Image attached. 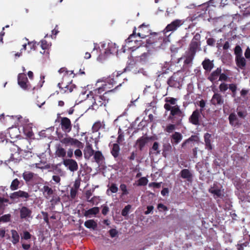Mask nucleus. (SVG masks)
Here are the masks:
<instances>
[{
	"instance_id": "nucleus-52",
	"label": "nucleus",
	"mask_w": 250,
	"mask_h": 250,
	"mask_svg": "<svg viewBox=\"0 0 250 250\" xmlns=\"http://www.w3.org/2000/svg\"><path fill=\"white\" fill-rule=\"evenodd\" d=\"M41 213L42 214L43 216V219L44 222L46 223L47 225H49L50 222L49 221L48 213L43 211H42Z\"/></svg>"
},
{
	"instance_id": "nucleus-27",
	"label": "nucleus",
	"mask_w": 250,
	"mask_h": 250,
	"mask_svg": "<svg viewBox=\"0 0 250 250\" xmlns=\"http://www.w3.org/2000/svg\"><path fill=\"white\" fill-rule=\"evenodd\" d=\"M23 185L22 181H20L18 178L14 179L10 185V188L12 190H16L21 187Z\"/></svg>"
},
{
	"instance_id": "nucleus-47",
	"label": "nucleus",
	"mask_w": 250,
	"mask_h": 250,
	"mask_svg": "<svg viewBox=\"0 0 250 250\" xmlns=\"http://www.w3.org/2000/svg\"><path fill=\"white\" fill-rule=\"evenodd\" d=\"M102 126V124L101 122H97L93 125L92 130L93 131H98L101 128Z\"/></svg>"
},
{
	"instance_id": "nucleus-62",
	"label": "nucleus",
	"mask_w": 250,
	"mask_h": 250,
	"mask_svg": "<svg viewBox=\"0 0 250 250\" xmlns=\"http://www.w3.org/2000/svg\"><path fill=\"white\" fill-rule=\"evenodd\" d=\"M228 79V77L225 73H222L219 76V81H227Z\"/></svg>"
},
{
	"instance_id": "nucleus-40",
	"label": "nucleus",
	"mask_w": 250,
	"mask_h": 250,
	"mask_svg": "<svg viewBox=\"0 0 250 250\" xmlns=\"http://www.w3.org/2000/svg\"><path fill=\"white\" fill-rule=\"evenodd\" d=\"M84 226L88 229H95L97 227V224L94 220L90 219L84 222Z\"/></svg>"
},
{
	"instance_id": "nucleus-26",
	"label": "nucleus",
	"mask_w": 250,
	"mask_h": 250,
	"mask_svg": "<svg viewBox=\"0 0 250 250\" xmlns=\"http://www.w3.org/2000/svg\"><path fill=\"white\" fill-rule=\"evenodd\" d=\"M203 68L206 71H210L214 67V64L208 59H205L202 63Z\"/></svg>"
},
{
	"instance_id": "nucleus-4",
	"label": "nucleus",
	"mask_w": 250,
	"mask_h": 250,
	"mask_svg": "<svg viewBox=\"0 0 250 250\" xmlns=\"http://www.w3.org/2000/svg\"><path fill=\"white\" fill-rule=\"evenodd\" d=\"M18 83L19 86L24 90L28 91L32 88L26 74L24 73H21L18 74Z\"/></svg>"
},
{
	"instance_id": "nucleus-48",
	"label": "nucleus",
	"mask_w": 250,
	"mask_h": 250,
	"mask_svg": "<svg viewBox=\"0 0 250 250\" xmlns=\"http://www.w3.org/2000/svg\"><path fill=\"white\" fill-rule=\"evenodd\" d=\"M120 188L122 191V195H126L129 193L125 184H121L120 185Z\"/></svg>"
},
{
	"instance_id": "nucleus-49",
	"label": "nucleus",
	"mask_w": 250,
	"mask_h": 250,
	"mask_svg": "<svg viewBox=\"0 0 250 250\" xmlns=\"http://www.w3.org/2000/svg\"><path fill=\"white\" fill-rule=\"evenodd\" d=\"M148 180L146 177H141L138 180L139 186H146L147 184Z\"/></svg>"
},
{
	"instance_id": "nucleus-46",
	"label": "nucleus",
	"mask_w": 250,
	"mask_h": 250,
	"mask_svg": "<svg viewBox=\"0 0 250 250\" xmlns=\"http://www.w3.org/2000/svg\"><path fill=\"white\" fill-rule=\"evenodd\" d=\"M131 208L130 205H127L122 210L121 214L123 216H126L128 215L130 209Z\"/></svg>"
},
{
	"instance_id": "nucleus-25",
	"label": "nucleus",
	"mask_w": 250,
	"mask_h": 250,
	"mask_svg": "<svg viewBox=\"0 0 250 250\" xmlns=\"http://www.w3.org/2000/svg\"><path fill=\"white\" fill-rule=\"evenodd\" d=\"M211 135L208 133H206L204 136L205 148L209 151L212 149V146L211 144Z\"/></svg>"
},
{
	"instance_id": "nucleus-38",
	"label": "nucleus",
	"mask_w": 250,
	"mask_h": 250,
	"mask_svg": "<svg viewBox=\"0 0 250 250\" xmlns=\"http://www.w3.org/2000/svg\"><path fill=\"white\" fill-rule=\"evenodd\" d=\"M66 151L65 149L60 145L56 147L55 155L57 157L60 158H64L65 157Z\"/></svg>"
},
{
	"instance_id": "nucleus-53",
	"label": "nucleus",
	"mask_w": 250,
	"mask_h": 250,
	"mask_svg": "<svg viewBox=\"0 0 250 250\" xmlns=\"http://www.w3.org/2000/svg\"><path fill=\"white\" fill-rule=\"evenodd\" d=\"M175 129V125L173 124H169L167 126L165 129L166 131L168 133L172 132Z\"/></svg>"
},
{
	"instance_id": "nucleus-2",
	"label": "nucleus",
	"mask_w": 250,
	"mask_h": 250,
	"mask_svg": "<svg viewBox=\"0 0 250 250\" xmlns=\"http://www.w3.org/2000/svg\"><path fill=\"white\" fill-rule=\"evenodd\" d=\"M57 136L58 140L65 147L73 146L79 148L83 147L84 145L83 143L77 139L68 136L67 135H64L61 132H57Z\"/></svg>"
},
{
	"instance_id": "nucleus-24",
	"label": "nucleus",
	"mask_w": 250,
	"mask_h": 250,
	"mask_svg": "<svg viewBox=\"0 0 250 250\" xmlns=\"http://www.w3.org/2000/svg\"><path fill=\"white\" fill-rule=\"evenodd\" d=\"M181 177L183 179H186L188 182H191L192 179V174L188 169H183L180 172Z\"/></svg>"
},
{
	"instance_id": "nucleus-56",
	"label": "nucleus",
	"mask_w": 250,
	"mask_h": 250,
	"mask_svg": "<svg viewBox=\"0 0 250 250\" xmlns=\"http://www.w3.org/2000/svg\"><path fill=\"white\" fill-rule=\"evenodd\" d=\"M41 46L42 49L46 50L48 48L49 44L46 40H42Z\"/></svg>"
},
{
	"instance_id": "nucleus-34",
	"label": "nucleus",
	"mask_w": 250,
	"mask_h": 250,
	"mask_svg": "<svg viewBox=\"0 0 250 250\" xmlns=\"http://www.w3.org/2000/svg\"><path fill=\"white\" fill-rule=\"evenodd\" d=\"M100 211L99 208L98 207H93L87 210H86L84 213V215L85 217H90L91 215H96L99 213Z\"/></svg>"
},
{
	"instance_id": "nucleus-12",
	"label": "nucleus",
	"mask_w": 250,
	"mask_h": 250,
	"mask_svg": "<svg viewBox=\"0 0 250 250\" xmlns=\"http://www.w3.org/2000/svg\"><path fill=\"white\" fill-rule=\"evenodd\" d=\"M184 21L181 20L177 19L173 21H172L170 23L168 24L165 29H164V31L166 32H173L176 30L180 26L184 24Z\"/></svg>"
},
{
	"instance_id": "nucleus-14",
	"label": "nucleus",
	"mask_w": 250,
	"mask_h": 250,
	"mask_svg": "<svg viewBox=\"0 0 250 250\" xmlns=\"http://www.w3.org/2000/svg\"><path fill=\"white\" fill-rule=\"evenodd\" d=\"M208 7L209 5L208 3H204L200 5L197 9L198 11L197 12V13L193 16V20H195L198 18H204Z\"/></svg>"
},
{
	"instance_id": "nucleus-36",
	"label": "nucleus",
	"mask_w": 250,
	"mask_h": 250,
	"mask_svg": "<svg viewBox=\"0 0 250 250\" xmlns=\"http://www.w3.org/2000/svg\"><path fill=\"white\" fill-rule=\"evenodd\" d=\"M183 138L182 134L178 132H175L171 136V143L178 144Z\"/></svg>"
},
{
	"instance_id": "nucleus-54",
	"label": "nucleus",
	"mask_w": 250,
	"mask_h": 250,
	"mask_svg": "<svg viewBox=\"0 0 250 250\" xmlns=\"http://www.w3.org/2000/svg\"><path fill=\"white\" fill-rule=\"evenodd\" d=\"M2 222L6 223L10 221L11 215L10 214H5L0 217Z\"/></svg>"
},
{
	"instance_id": "nucleus-57",
	"label": "nucleus",
	"mask_w": 250,
	"mask_h": 250,
	"mask_svg": "<svg viewBox=\"0 0 250 250\" xmlns=\"http://www.w3.org/2000/svg\"><path fill=\"white\" fill-rule=\"evenodd\" d=\"M80 149L81 148H78V149H77L74 151V155L77 158L82 157L83 153Z\"/></svg>"
},
{
	"instance_id": "nucleus-30",
	"label": "nucleus",
	"mask_w": 250,
	"mask_h": 250,
	"mask_svg": "<svg viewBox=\"0 0 250 250\" xmlns=\"http://www.w3.org/2000/svg\"><path fill=\"white\" fill-rule=\"evenodd\" d=\"M118 52V49L116 43L113 42L108 43L107 47L105 50V53L115 54L117 53Z\"/></svg>"
},
{
	"instance_id": "nucleus-13",
	"label": "nucleus",
	"mask_w": 250,
	"mask_h": 250,
	"mask_svg": "<svg viewBox=\"0 0 250 250\" xmlns=\"http://www.w3.org/2000/svg\"><path fill=\"white\" fill-rule=\"evenodd\" d=\"M63 164L71 171H76L78 169V165L77 162L74 159H63Z\"/></svg>"
},
{
	"instance_id": "nucleus-16",
	"label": "nucleus",
	"mask_w": 250,
	"mask_h": 250,
	"mask_svg": "<svg viewBox=\"0 0 250 250\" xmlns=\"http://www.w3.org/2000/svg\"><path fill=\"white\" fill-rule=\"evenodd\" d=\"M137 36V35L136 34V28L134 27L133 33L131 34L127 39L125 40V42L128 44L127 47L128 48H133L135 47L134 46H132L131 44H130L132 42H134V43H137L141 42L135 39ZM141 42L139 43V45H141Z\"/></svg>"
},
{
	"instance_id": "nucleus-45",
	"label": "nucleus",
	"mask_w": 250,
	"mask_h": 250,
	"mask_svg": "<svg viewBox=\"0 0 250 250\" xmlns=\"http://www.w3.org/2000/svg\"><path fill=\"white\" fill-rule=\"evenodd\" d=\"M165 101L167 103L166 104L175 105L177 101V99L173 97H167L165 98Z\"/></svg>"
},
{
	"instance_id": "nucleus-61",
	"label": "nucleus",
	"mask_w": 250,
	"mask_h": 250,
	"mask_svg": "<svg viewBox=\"0 0 250 250\" xmlns=\"http://www.w3.org/2000/svg\"><path fill=\"white\" fill-rule=\"evenodd\" d=\"M24 132L26 136L28 138H32L34 136V133L32 130L24 129Z\"/></svg>"
},
{
	"instance_id": "nucleus-17",
	"label": "nucleus",
	"mask_w": 250,
	"mask_h": 250,
	"mask_svg": "<svg viewBox=\"0 0 250 250\" xmlns=\"http://www.w3.org/2000/svg\"><path fill=\"white\" fill-rule=\"evenodd\" d=\"M32 210L27 207H22L20 209V218L21 219H26L32 217Z\"/></svg>"
},
{
	"instance_id": "nucleus-31",
	"label": "nucleus",
	"mask_w": 250,
	"mask_h": 250,
	"mask_svg": "<svg viewBox=\"0 0 250 250\" xmlns=\"http://www.w3.org/2000/svg\"><path fill=\"white\" fill-rule=\"evenodd\" d=\"M148 141L147 137H141L139 138L136 141V145L138 146L139 150H143L146 143Z\"/></svg>"
},
{
	"instance_id": "nucleus-22",
	"label": "nucleus",
	"mask_w": 250,
	"mask_h": 250,
	"mask_svg": "<svg viewBox=\"0 0 250 250\" xmlns=\"http://www.w3.org/2000/svg\"><path fill=\"white\" fill-rule=\"evenodd\" d=\"M120 151V147L118 144H113L110 150V153L115 160H117Z\"/></svg>"
},
{
	"instance_id": "nucleus-55",
	"label": "nucleus",
	"mask_w": 250,
	"mask_h": 250,
	"mask_svg": "<svg viewBox=\"0 0 250 250\" xmlns=\"http://www.w3.org/2000/svg\"><path fill=\"white\" fill-rule=\"evenodd\" d=\"M171 149V146L168 144V145H165L164 146V148H163V155L165 157H166V154L165 152L169 151Z\"/></svg>"
},
{
	"instance_id": "nucleus-8",
	"label": "nucleus",
	"mask_w": 250,
	"mask_h": 250,
	"mask_svg": "<svg viewBox=\"0 0 250 250\" xmlns=\"http://www.w3.org/2000/svg\"><path fill=\"white\" fill-rule=\"evenodd\" d=\"M60 125L62 130L65 133H69L72 130V124L67 117L60 118Z\"/></svg>"
},
{
	"instance_id": "nucleus-10",
	"label": "nucleus",
	"mask_w": 250,
	"mask_h": 250,
	"mask_svg": "<svg viewBox=\"0 0 250 250\" xmlns=\"http://www.w3.org/2000/svg\"><path fill=\"white\" fill-rule=\"evenodd\" d=\"M122 74L123 73H119V72H117L116 74L113 73L112 76H110L106 79L105 84H107V87H111L109 90H111L112 89L111 88L114 85L117 84L119 82H120L119 78Z\"/></svg>"
},
{
	"instance_id": "nucleus-23",
	"label": "nucleus",
	"mask_w": 250,
	"mask_h": 250,
	"mask_svg": "<svg viewBox=\"0 0 250 250\" xmlns=\"http://www.w3.org/2000/svg\"><path fill=\"white\" fill-rule=\"evenodd\" d=\"M62 83H59L58 86L61 89V92L62 93L71 92L73 91V89L76 88L75 85L73 84L66 85L64 87H62Z\"/></svg>"
},
{
	"instance_id": "nucleus-3",
	"label": "nucleus",
	"mask_w": 250,
	"mask_h": 250,
	"mask_svg": "<svg viewBox=\"0 0 250 250\" xmlns=\"http://www.w3.org/2000/svg\"><path fill=\"white\" fill-rule=\"evenodd\" d=\"M200 34L199 33H196L194 36L193 39L190 42L188 49L187 51L193 54L196 55V53L197 51H200L201 50V43L200 42Z\"/></svg>"
},
{
	"instance_id": "nucleus-50",
	"label": "nucleus",
	"mask_w": 250,
	"mask_h": 250,
	"mask_svg": "<svg viewBox=\"0 0 250 250\" xmlns=\"http://www.w3.org/2000/svg\"><path fill=\"white\" fill-rule=\"evenodd\" d=\"M32 235L27 231H24L23 232V235L21 236L22 239L26 240L30 239L31 238Z\"/></svg>"
},
{
	"instance_id": "nucleus-6",
	"label": "nucleus",
	"mask_w": 250,
	"mask_h": 250,
	"mask_svg": "<svg viewBox=\"0 0 250 250\" xmlns=\"http://www.w3.org/2000/svg\"><path fill=\"white\" fill-rule=\"evenodd\" d=\"M22 176L26 184L27 185L30 184L31 182L37 184L36 182H38L41 179L37 174L29 171H24L22 173Z\"/></svg>"
},
{
	"instance_id": "nucleus-1",
	"label": "nucleus",
	"mask_w": 250,
	"mask_h": 250,
	"mask_svg": "<svg viewBox=\"0 0 250 250\" xmlns=\"http://www.w3.org/2000/svg\"><path fill=\"white\" fill-rule=\"evenodd\" d=\"M124 82L119 83L114 88L109 90L110 87H107V84H103L102 86L90 91L87 94V99L90 101L91 108L93 109H97L100 106L105 105L109 101V94L113 92L119 87L121 86Z\"/></svg>"
},
{
	"instance_id": "nucleus-5",
	"label": "nucleus",
	"mask_w": 250,
	"mask_h": 250,
	"mask_svg": "<svg viewBox=\"0 0 250 250\" xmlns=\"http://www.w3.org/2000/svg\"><path fill=\"white\" fill-rule=\"evenodd\" d=\"M164 108L167 111H170V115L168 117L169 119H171L176 116L179 117L182 116L183 113L180 110L179 106L177 105L171 106L168 104H164Z\"/></svg>"
},
{
	"instance_id": "nucleus-32",
	"label": "nucleus",
	"mask_w": 250,
	"mask_h": 250,
	"mask_svg": "<svg viewBox=\"0 0 250 250\" xmlns=\"http://www.w3.org/2000/svg\"><path fill=\"white\" fill-rule=\"evenodd\" d=\"M229 120L230 125L236 126L239 125V122L236 115L234 113H231L229 116Z\"/></svg>"
},
{
	"instance_id": "nucleus-42",
	"label": "nucleus",
	"mask_w": 250,
	"mask_h": 250,
	"mask_svg": "<svg viewBox=\"0 0 250 250\" xmlns=\"http://www.w3.org/2000/svg\"><path fill=\"white\" fill-rule=\"evenodd\" d=\"M118 190V188L115 183H112L109 187L108 189L106 190V194L108 195H110L109 192L110 191L111 193H115L117 192Z\"/></svg>"
},
{
	"instance_id": "nucleus-7",
	"label": "nucleus",
	"mask_w": 250,
	"mask_h": 250,
	"mask_svg": "<svg viewBox=\"0 0 250 250\" xmlns=\"http://www.w3.org/2000/svg\"><path fill=\"white\" fill-rule=\"evenodd\" d=\"M30 197V195L27 192L21 190L15 191L10 195V199L13 200L21 199L24 201H27Z\"/></svg>"
},
{
	"instance_id": "nucleus-63",
	"label": "nucleus",
	"mask_w": 250,
	"mask_h": 250,
	"mask_svg": "<svg viewBox=\"0 0 250 250\" xmlns=\"http://www.w3.org/2000/svg\"><path fill=\"white\" fill-rule=\"evenodd\" d=\"M216 40L212 38H210L207 39V43L209 46H213L215 44Z\"/></svg>"
},
{
	"instance_id": "nucleus-59",
	"label": "nucleus",
	"mask_w": 250,
	"mask_h": 250,
	"mask_svg": "<svg viewBox=\"0 0 250 250\" xmlns=\"http://www.w3.org/2000/svg\"><path fill=\"white\" fill-rule=\"evenodd\" d=\"M78 190L74 188H71L70 189V196L71 199H74L77 194Z\"/></svg>"
},
{
	"instance_id": "nucleus-41",
	"label": "nucleus",
	"mask_w": 250,
	"mask_h": 250,
	"mask_svg": "<svg viewBox=\"0 0 250 250\" xmlns=\"http://www.w3.org/2000/svg\"><path fill=\"white\" fill-rule=\"evenodd\" d=\"M52 206H55L60 202V198L56 194H54L49 199Z\"/></svg>"
},
{
	"instance_id": "nucleus-15",
	"label": "nucleus",
	"mask_w": 250,
	"mask_h": 250,
	"mask_svg": "<svg viewBox=\"0 0 250 250\" xmlns=\"http://www.w3.org/2000/svg\"><path fill=\"white\" fill-rule=\"evenodd\" d=\"M210 102L212 105L216 106L224 104V100L220 93L214 92L210 100Z\"/></svg>"
},
{
	"instance_id": "nucleus-33",
	"label": "nucleus",
	"mask_w": 250,
	"mask_h": 250,
	"mask_svg": "<svg viewBox=\"0 0 250 250\" xmlns=\"http://www.w3.org/2000/svg\"><path fill=\"white\" fill-rule=\"evenodd\" d=\"M195 56V55L186 51L185 55L184 56V58H185L184 62V64L188 65L191 64Z\"/></svg>"
},
{
	"instance_id": "nucleus-19",
	"label": "nucleus",
	"mask_w": 250,
	"mask_h": 250,
	"mask_svg": "<svg viewBox=\"0 0 250 250\" xmlns=\"http://www.w3.org/2000/svg\"><path fill=\"white\" fill-rule=\"evenodd\" d=\"M93 149L92 145L90 144L86 143V146L83 150L84 157L86 159H89L95 153Z\"/></svg>"
},
{
	"instance_id": "nucleus-21",
	"label": "nucleus",
	"mask_w": 250,
	"mask_h": 250,
	"mask_svg": "<svg viewBox=\"0 0 250 250\" xmlns=\"http://www.w3.org/2000/svg\"><path fill=\"white\" fill-rule=\"evenodd\" d=\"M222 72L221 67H218L215 70L213 71L209 76L208 77V79L212 83L216 81L218 77H219Z\"/></svg>"
},
{
	"instance_id": "nucleus-44",
	"label": "nucleus",
	"mask_w": 250,
	"mask_h": 250,
	"mask_svg": "<svg viewBox=\"0 0 250 250\" xmlns=\"http://www.w3.org/2000/svg\"><path fill=\"white\" fill-rule=\"evenodd\" d=\"M149 53L144 52L142 53L140 56L137 57L139 58L138 60L142 62H145L147 60L148 57L149 56ZM137 57V56L136 57Z\"/></svg>"
},
{
	"instance_id": "nucleus-58",
	"label": "nucleus",
	"mask_w": 250,
	"mask_h": 250,
	"mask_svg": "<svg viewBox=\"0 0 250 250\" xmlns=\"http://www.w3.org/2000/svg\"><path fill=\"white\" fill-rule=\"evenodd\" d=\"M94 191V189L91 190H87L85 191V197L86 199V201L90 198V197L92 196L93 194V192Z\"/></svg>"
},
{
	"instance_id": "nucleus-64",
	"label": "nucleus",
	"mask_w": 250,
	"mask_h": 250,
	"mask_svg": "<svg viewBox=\"0 0 250 250\" xmlns=\"http://www.w3.org/2000/svg\"><path fill=\"white\" fill-rule=\"evenodd\" d=\"M156 41L154 40L153 37H150L146 40V45H150L155 43Z\"/></svg>"
},
{
	"instance_id": "nucleus-29",
	"label": "nucleus",
	"mask_w": 250,
	"mask_h": 250,
	"mask_svg": "<svg viewBox=\"0 0 250 250\" xmlns=\"http://www.w3.org/2000/svg\"><path fill=\"white\" fill-rule=\"evenodd\" d=\"M235 62L237 66L242 70H244L246 65V59L243 57L235 58Z\"/></svg>"
},
{
	"instance_id": "nucleus-20",
	"label": "nucleus",
	"mask_w": 250,
	"mask_h": 250,
	"mask_svg": "<svg viewBox=\"0 0 250 250\" xmlns=\"http://www.w3.org/2000/svg\"><path fill=\"white\" fill-rule=\"evenodd\" d=\"M167 83L169 86L175 88L179 87L180 85V82L175 74L168 79Z\"/></svg>"
},
{
	"instance_id": "nucleus-11",
	"label": "nucleus",
	"mask_w": 250,
	"mask_h": 250,
	"mask_svg": "<svg viewBox=\"0 0 250 250\" xmlns=\"http://www.w3.org/2000/svg\"><path fill=\"white\" fill-rule=\"evenodd\" d=\"M204 111L203 109H196L192 112L189 118V122L192 125H200L199 119L201 117V114Z\"/></svg>"
},
{
	"instance_id": "nucleus-9",
	"label": "nucleus",
	"mask_w": 250,
	"mask_h": 250,
	"mask_svg": "<svg viewBox=\"0 0 250 250\" xmlns=\"http://www.w3.org/2000/svg\"><path fill=\"white\" fill-rule=\"evenodd\" d=\"M136 34L137 36L142 39L148 37L151 34L149 25L143 23L139 26L138 32Z\"/></svg>"
},
{
	"instance_id": "nucleus-37",
	"label": "nucleus",
	"mask_w": 250,
	"mask_h": 250,
	"mask_svg": "<svg viewBox=\"0 0 250 250\" xmlns=\"http://www.w3.org/2000/svg\"><path fill=\"white\" fill-rule=\"evenodd\" d=\"M94 159L97 164H101L104 160V157L100 151H96L94 153Z\"/></svg>"
},
{
	"instance_id": "nucleus-28",
	"label": "nucleus",
	"mask_w": 250,
	"mask_h": 250,
	"mask_svg": "<svg viewBox=\"0 0 250 250\" xmlns=\"http://www.w3.org/2000/svg\"><path fill=\"white\" fill-rule=\"evenodd\" d=\"M208 192L217 197L220 198L222 196V191L220 188H218L217 186L214 184L213 187H211L208 189Z\"/></svg>"
},
{
	"instance_id": "nucleus-60",
	"label": "nucleus",
	"mask_w": 250,
	"mask_h": 250,
	"mask_svg": "<svg viewBox=\"0 0 250 250\" xmlns=\"http://www.w3.org/2000/svg\"><path fill=\"white\" fill-rule=\"evenodd\" d=\"M161 186V183L151 182L149 184V187L159 188Z\"/></svg>"
},
{
	"instance_id": "nucleus-51",
	"label": "nucleus",
	"mask_w": 250,
	"mask_h": 250,
	"mask_svg": "<svg viewBox=\"0 0 250 250\" xmlns=\"http://www.w3.org/2000/svg\"><path fill=\"white\" fill-rule=\"evenodd\" d=\"M219 88L221 92H224L228 89L229 86L228 84L223 83L220 84Z\"/></svg>"
},
{
	"instance_id": "nucleus-18",
	"label": "nucleus",
	"mask_w": 250,
	"mask_h": 250,
	"mask_svg": "<svg viewBox=\"0 0 250 250\" xmlns=\"http://www.w3.org/2000/svg\"><path fill=\"white\" fill-rule=\"evenodd\" d=\"M41 191L42 192L43 196L47 200H49L54 194V191L48 186H44Z\"/></svg>"
},
{
	"instance_id": "nucleus-43",
	"label": "nucleus",
	"mask_w": 250,
	"mask_h": 250,
	"mask_svg": "<svg viewBox=\"0 0 250 250\" xmlns=\"http://www.w3.org/2000/svg\"><path fill=\"white\" fill-rule=\"evenodd\" d=\"M235 58L242 56V49L240 46L237 45L234 49Z\"/></svg>"
},
{
	"instance_id": "nucleus-39",
	"label": "nucleus",
	"mask_w": 250,
	"mask_h": 250,
	"mask_svg": "<svg viewBox=\"0 0 250 250\" xmlns=\"http://www.w3.org/2000/svg\"><path fill=\"white\" fill-rule=\"evenodd\" d=\"M12 235V242L14 245L17 244L20 240V235L17 230L15 229L11 230Z\"/></svg>"
},
{
	"instance_id": "nucleus-35",
	"label": "nucleus",
	"mask_w": 250,
	"mask_h": 250,
	"mask_svg": "<svg viewBox=\"0 0 250 250\" xmlns=\"http://www.w3.org/2000/svg\"><path fill=\"white\" fill-rule=\"evenodd\" d=\"M160 150L159 149V144L157 142H155L151 148L149 149V154H154L157 155L160 153Z\"/></svg>"
}]
</instances>
